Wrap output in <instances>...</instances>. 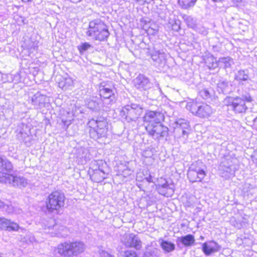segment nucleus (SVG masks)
<instances>
[{
  "label": "nucleus",
  "mask_w": 257,
  "mask_h": 257,
  "mask_svg": "<svg viewBox=\"0 0 257 257\" xmlns=\"http://www.w3.org/2000/svg\"><path fill=\"white\" fill-rule=\"evenodd\" d=\"M86 35L95 40L103 41L107 40L109 36V32L104 22L97 19L89 22Z\"/></svg>",
  "instance_id": "nucleus-1"
},
{
  "label": "nucleus",
  "mask_w": 257,
  "mask_h": 257,
  "mask_svg": "<svg viewBox=\"0 0 257 257\" xmlns=\"http://www.w3.org/2000/svg\"><path fill=\"white\" fill-rule=\"evenodd\" d=\"M87 124L90 128L89 134L91 138L97 140L106 136L108 123L104 117L92 118L88 122Z\"/></svg>",
  "instance_id": "nucleus-2"
},
{
  "label": "nucleus",
  "mask_w": 257,
  "mask_h": 257,
  "mask_svg": "<svg viewBox=\"0 0 257 257\" xmlns=\"http://www.w3.org/2000/svg\"><path fill=\"white\" fill-rule=\"evenodd\" d=\"M252 101L251 97L248 95H242L240 97H226L223 101L224 105L228 107V109L233 110L236 113H244L247 109L245 105V101Z\"/></svg>",
  "instance_id": "nucleus-3"
},
{
  "label": "nucleus",
  "mask_w": 257,
  "mask_h": 257,
  "mask_svg": "<svg viewBox=\"0 0 257 257\" xmlns=\"http://www.w3.org/2000/svg\"><path fill=\"white\" fill-rule=\"evenodd\" d=\"M186 108L193 114L200 118H208L213 113V109L206 103H198L194 100L187 103Z\"/></svg>",
  "instance_id": "nucleus-4"
},
{
  "label": "nucleus",
  "mask_w": 257,
  "mask_h": 257,
  "mask_svg": "<svg viewBox=\"0 0 257 257\" xmlns=\"http://www.w3.org/2000/svg\"><path fill=\"white\" fill-rule=\"evenodd\" d=\"M65 197L64 194L58 191L51 193L46 201V208L49 212L58 210L63 207Z\"/></svg>",
  "instance_id": "nucleus-5"
},
{
  "label": "nucleus",
  "mask_w": 257,
  "mask_h": 257,
  "mask_svg": "<svg viewBox=\"0 0 257 257\" xmlns=\"http://www.w3.org/2000/svg\"><path fill=\"white\" fill-rule=\"evenodd\" d=\"M44 229L51 236L65 237L67 235V228L60 224L56 223L55 220L50 218L44 223Z\"/></svg>",
  "instance_id": "nucleus-6"
},
{
  "label": "nucleus",
  "mask_w": 257,
  "mask_h": 257,
  "mask_svg": "<svg viewBox=\"0 0 257 257\" xmlns=\"http://www.w3.org/2000/svg\"><path fill=\"white\" fill-rule=\"evenodd\" d=\"M204 168L201 163L192 164L187 173L189 181L191 182H201L206 175Z\"/></svg>",
  "instance_id": "nucleus-7"
},
{
  "label": "nucleus",
  "mask_w": 257,
  "mask_h": 257,
  "mask_svg": "<svg viewBox=\"0 0 257 257\" xmlns=\"http://www.w3.org/2000/svg\"><path fill=\"white\" fill-rule=\"evenodd\" d=\"M143 112V109L138 104H131L123 107L121 111V115L125 116L126 120L129 122L136 121Z\"/></svg>",
  "instance_id": "nucleus-8"
},
{
  "label": "nucleus",
  "mask_w": 257,
  "mask_h": 257,
  "mask_svg": "<svg viewBox=\"0 0 257 257\" xmlns=\"http://www.w3.org/2000/svg\"><path fill=\"white\" fill-rule=\"evenodd\" d=\"M146 129L149 135L155 139L167 137L168 135V128L162 124V122L153 125H146Z\"/></svg>",
  "instance_id": "nucleus-9"
},
{
  "label": "nucleus",
  "mask_w": 257,
  "mask_h": 257,
  "mask_svg": "<svg viewBox=\"0 0 257 257\" xmlns=\"http://www.w3.org/2000/svg\"><path fill=\"white\" fill-rule=\"evenodd\" d=\"M0 178H2L1 181L12 184L15 187H25L28 184L27 180L23 177L0 172Z\"/></svg>",
  "instance_id": "nucleus-10"
},
{
  "label": "nucleus",
  "mask_w": 257,
  "mask_h": 257,
  "mask_svg": "<svg viewBox=\"0 0 257 257\" xmlns=\"http://www.w3.org/2000/svg\"><path fill=\"white\" fill-rule=\"evenodd\" d=\"M121 242L127 247L134 248L137 250L142 247V242L137 235L134 233H125L120 238Z\"/></svg>",
  "instance_id": "nucleus-11"
},
{
  "label": "nucleus",
  "mask_w": 257,
  "mask_h": 257,
  "mask_svg": "<svg viewBox=\"0 0 257 257\" xmlns=\"http://www.w3.org/2000/svg\"><path fill=\"white\" fill-rule=\"evenodd\" d=\"M164 114L159 111L149 110L146 112L143 120L146 125H152L160 123L164 120Z\"/></svg>",
  "instance_id": "nucleus-12"
},
{
  "label": "nucleus",
  "mask_w": 257,
  "mask_h": 257,
  "mask_svg": "<svg viewBox=\"0 0 257 257\" xmlns=\"http://www.w3.org/2000/svg\"><path fill=\"white\" fill-rule=\"evenodd\" d=\"M236 161V159L235 158L225 157L220 164L219 170L221 171L226 173L227 174L226 176L229 177L230 175H233L234 173L235 167L234 164Z\"/></svg>",
  "instance_id": "nucleus-13"
},
{
  "label": "nucleus",
  "mask_w": 257,
  "mask_h": 257,
  "mask_svg": "<svg viewBox=\"0 0 257 257\" xmlns=\"http://www.w3.org/2000/svg\"><path fill=\"white\" fill-rule=\"evenodd\" d=\"M175 123L176 131L179 133H181V137L184 139H187L190 132V125L189 122L185 119L180 118L177 119Z\"/></svg>",
  "instance_id": "nucleus-14"
},
{
  "label": "nucleus",
  "mask_w": 257,
  "mask_h": 257,
  "mask_svg": "<svg viewBox=\"0 0 257 257\" xmlns=\"http://www.w3.org/2000/svg\"><path fill=\"white\" fill-rule=\"evenodd\" d=\"M99 94L104 99L103 103L106 105L107 107H109V105L115 101L114 93L111 89L103 87L100 89Z\"/></svg>",
  "instance_id": "nucleus-15"
},
{
  "label": "nucleus",
  "mask_w": 257,
  "mask_h": 257,
  "mask_svg": "<svg viewBox=\"0 0 257 257\" xmlns=\"http://www.w3.org/2000/svg\"><path fill=\"white\" fill-rule=\"evenodd\" d=\"M157 189L160 194L165 196H168L169 194L174 192L173 185L168 184V182L162 178L159 180Z\"/></svg>",
  "instance_id": "nucleus-16"
},
{
  "label": "nucleus",
  "mask_w": 257,
  "mask_h": 257,
  "mask_svg": "<svg viewBox=\"0 0 257 257\" xmlns=\"http://www.w3.org/2000/svg\"><path fill=\"white\" fill-rule=\"evenodd\" d=\"M221 248L216 242L211 240L202 244V251L206 255H210L212 253L218 252Z\"/></svg>",
  "instance_id": "nucleus-17"
},
{
  "label": "nucleus",
  "mask_w": 257,
  "mask_h": 257,
  "mask_svg": "<svg viewBox=\"0 0 257 257\" xmlns=\"http://www.w3.org/2000/svg\"><path fill=\"white\" fill-rule=\"evenodd\" d=\"M151 55L155 66L163 67L166 64L167 55L164 52L154 51Z\"/></svg>",
  "instance_id": "nucleus-18"
},
{
  "label": "nucleus",
  "mask_w": 257,
  "mask_h": 257,
  "mask_svg": "<svg viewBox=\"0 0 257 257\" xmlns=\"http://www.w3.org/2000/svg\"><path fill=\"white\" fill-rule=\"evenodd\" d=\"M135 87L141 90H148L152 87L149 79L143 75H139L134 80Z\"/></svg>",
  "instance_id": "nucleus-19"
},
{
  "label": "nucleus",
  "mask_w": 257,
  "mask_h": 257,
  "mask_svg": "<svg viewBox=\"0 0 257 257\" xmlns=\"http://www.w3.org/2000/svg\"><path fill=\"white\" fill-rule=\"evenodd\" d=\"M86 105L90 110L94 111H99L103 108L104 105L103 100L98 97H93L88 99L85 102Z\"/></svg>",
  "instance_id": "nucleus-20"
},
{
  "label": "nucleus",
  "mask_w": 257,
  "mask_h": 257,
  "mask_svg": "<svg viewBox=\"0 0 257 257\" xmlns=\"http://www.w3.org/2000/svg\"><path fill=\"white\" fill-rule=\"evenodd\" d=\"M55 252L61 256L72 257L71 242H65L58 244L55 248Z\"/></svg>",
  "instance_id": "nucleus-21"
},
{
  "label": "nucleus",
  "mask_w": 257,
  "mask_h": 257,
  "mask_svg": "<svg viewBox=\"0 0 257 257\" xmlns=\"http://www.w3.org/2000/svg\"><path fill=\"white\" fill-rule=\"evenodd\" d=\"M48 98L46 96L37 93L31 99L32 104L37 108L41 109L46 106Z\"/></svg>",
  "instance_id": "nucleus-22"
},
{
  "label": "nucleus",
  "mask_w": 257,
  "mask_h": 257,
  "mask_svg": "<svg viewBox=\"0 0 257 257\" xmlns=\"http://www.w3.org/2000/svg\"><path fill=\"white\" fill-rule=\"evenodd\" d=\"M19 228L18 224L4 217H0V229L9 231H16Z\"/></svg>",
  "instance_id": "nucleus-23"
},
{
  "label": "nucleus",
  "mask_w": 257,
  "mask_h": 257,
  "mask_svg": "<svg viewBox=\"0 0 257 257\" xmlns=\"http://www.w3.org/2000/svg\"><path fill=\"white\" fill-rule=\"evenodd\" d=\"M86 249V245L81 241L71 242V255L77 256L83 253Z\"/></svg>",
  "instance_id": "nucleus-24"
},
{
  "label": "nucleus",
  "mask_w": 257,
  "mask_h": 257,
  "mask_svg": "<svg viewBox=\"0 0 257 257\" xmlns=\"http://www.w3.org/2000/svg\"><path fill=\"white\" fill-rule=\"evenodd\" d=\"M195 241L194 236L191 234H188L185 236L178 237L176 239V243L178 246H180V244H182L184 246L188 247L193 245Z\"/></svg>",
  "instance_id": "nucleus-25"
},
{
  "label": "nucleus",
  "mask_w": 257,
  "mask_h": 257,
  "mask_svg": "<svg viewBox=\"0 0 257 257\" xmlns=\"http://www.w3.org/2000/svg\"><path fill=\"white\" fill-rule=\"evenodd\" d=\"M217 90L219 93L228 94L232 91V86L226 80H219L217 85Z\"/></svg>",
  "instance_id": "nucleus-26"
},
{
  "label": "nucleus",
  "mask_w": 257,
  "mask_h": 257,
  "mask_svg": "<svg viewBox=\"0 0 257 257\" xmlns=\"http://www.w3.org/2000/svg\"><path fill=\"white\" fill-rule=\"evenodd\" d=\"M95 163L98 166V170L95 169L96 172L94 173V175H97V174L101 173L99 180H103L106 178V175L107 174L106 171V164L102 161H95Z\"/></svg>",
  "instance_id": "nucleus-27"
},
{
  "label": "nucleus",
  "mask_w": 257,
  "mask_h": 257,
  "mask_svg": "<svg viewBox=\"0 0 257 257\" xmlns=\"http://www.w3.org/2000/svg\"><path fill=\"white\" fill-rule=\"evenodd\" d=\"M0 209L8 213L20 214L22 210L17 207L13 206L11 204H6L0 200Z\"/></svg>",
  "instance_id": "nucleus-28"
},
{
  "label": "nucleus",
  "mask_w": 257,
  "mask_h": 257,
  "mask_svg": "<svg viewBox=\"0 0 257 257\" xmlns=\"http://www.w3.org/2000/svg\"><path fill=\"white\" fill-rule=\"evenodd\" d=\"M204 63L209 69H215L218 67V61L212 55H208L204 58Z\"/></svg>",
  "instance_id": "nucleus-29"
},
{
  "label": "nucleus",
  "mask_w": 257,
  "mask_h": 257,
  "mask_svg": "<svg viewBox=\"0 0 257 257\" xmlns=\"http://www.w3.org/2000/svg\"><path fill=\"white\" fill-rule=\"evenodd\" d=\"M74 80L71 77H66L63 78V79L59 83V86L62 89L66 90L72 89L74 87Z\"/></svg>",
  "instance_id": "nucleus-30"
},
{
  "label": "nucleus",
  "mask_w": 257,
  "mask_h": 257,
  "mask_svg": "<svg viewBox=\"0 0 257 257\" xmlns=\"http://www.w3.org/2000/svg\"><path fill=\"white\" fill-rule=\"evenodd\" d=\"M159 242H160V246L165 253L172 252L175 249V244L171 242L162 239H160Z\"/></svg>",
  "instance_id": "nucleus-31"
},
{
  "label": "nucleus",
  "mask_w": 257,
  "mask_h": 257,
  "mask_svg": "<svg viewBox=\"0 0 257 257\" xmlns=\"http://www.w3.org/2000/svg\"><path fill=\"white\" fill-rule=\"evenodd\" d=\"M233 64V60L229 57H222L218 60V66H220L226 70L230 68Z\"/></svg>",
  "instance_id": "nucleus-32"
},
{
  "label": "nucleus",
  "mask_w": 257,
  "mask_h": 257,
  "mask_svg": "<svg viewBox=\"0 0 257 257\" xmlns=\"http://www.w3.org/2000/svg\"><path fill=\"white\" fill-rule=\"evenodd\" d=\"M235 80L238 81L239 83L242 81H246L248 79V75L247 70H240L238 71L235 74L234 77Z\"/></svg>",
  "instance_id": "nucleus-33"
},
{
  "label": "nucleus",
  "mask_w": 257,
  "mask_h": 257,
  "mask_svg": "<svg viewBox=\"0 0 257 257\" xmlns=\"http://www.w3.org/2000/svg\"><path fill=\"white\" fill-rule=\"evenodd\" d=\"M182 18L188 27L195 30L197 27L196 20L190 16L183 15Z\"/></svg>",
  "instance_id": "nucleus-34"
},
{
  "label": "nucleus",
  "mask_w": 257,
  "mask_h": 257,
  "mask_svg": "<svg viewBox=\"0 0 257 257\" xmlns=\"http://www.w3.org/2000/svg\"><path fill=\"white\" fill-rule=\"evenodd\" d=\"M213 94V91L211 88H203L199 92V96L205 100L210 98Z\"/></svg>",
  "instance_id": "nucleus-35"
},
{
  "label": "nucleus",
  "mask_w": 257,
  "mask_h": 257,
  "mask_svg": "<svg viewBox=\"0 0 257 257\" xmlns=\"http://www.w3.org/2000/svg\"><path fill=\"white\" fill-rule=\"evenodd\" d=\"M0 167L3 170L9 172L12 170L13 165L9 161L6 159H3L0 157Z\"/></svg>",
  "instance_id": "nucleus-36"
},
{
  "label": "nucleus",
  "mask_w": 257,
  "mask_h": 257,
  "mask_svg": "<svg viewBox=\"0 0 257 257\" xmlns=\"http://www.w3.org/2000/svg\"><path fill=\"white\" fill-rule=\"evenodd\" d=\"M196 0H178V3L181 7L184 9L193 7Z\"/></svg>",
  "instance_id": "nucleus-37"
},
{
  "label": "nucleus",
  "mask_w": 257,
  "mask_h": 257,
  "mask_svg": "<svg viewBox=\"0 0 257 257\" xmlns=\"http://www.w3.org/2000/svg\"><path fill=\"white\" fill-rule=\"evenodd\" d=\"M67 114L68 116L66 118L63 116L60 118L61 123L66 128L71 123V121L73 119L72 116L69 112H67Z\"/></svg>",
  "instance_id": "nucleus-38"
},
{
  "label": "nucleus",
  "mask_w": 257,
  "mask_h": 257,
  "mask_svg": "<svg viewBox=\"0 0 257 257\" xmlns=\"http://www.w3.org/2000/svg\"><path fill=\"white\" fill-rule=\"evenodd\" d=\"M91 45L88 43H81L80 45L77 46V48L80 54H82L85 51L88 50L91 47Z\"/></svg>",
  "instance_id": "nucleus-39"
},
{
  "label": "nucleus",
  "mask_w": 257,
  "mask_h": 257,
  "mask_svg": "<svg viewBox=\"0 0 257 257\" xmlns=\"http://www.w3.org/2000/svg\"><path fill=\"white\" fill-rule=\"evenodd\" d=\"M23 241L26 242L27 243H33L35 241V238L33 235H27L23 238Z\"/></svg>",
  "instance_id": "nucleus-40"
},
{
  "label": "nucleus",
  "mask_w": 257,
  "mask_h": 257,
  "mask_svg": "<svg viewBox=\"0 0 257 257\" xmlns=\"http://www.w3.org/2000/svg\"><path fill=\"white\" fill-rule=\"evenodd\" d=\"M133 171L130 169L126 168L122 171L121 175L124 177H127L131 176L133 174Z\"/></svg>",
  "instance_id": "nucleus-41"
},
{
  "label": "nucleus",
  "mask_w": 257,
  "mask_h": 257,
  "mask_svg": "<svg viewBox=\"0 0 257 257\" xmlns=\"http://www.w3.org/2000/svg\"><path fill=\"white\" fill-rule=\"evenodd\" d=\"M125 257H139L134 250H127L125 252Z\"/></svg>",
  "instance_id": "nucleus-42"
},
{
  "label": "nucleus",
  "mask_w": 257,
  "mask_h": 257,
  "mask_svg": "<svg viewBox=\"0 0 257 257\" xmlns=\"http://www.w3.org/2000/svg\"><path fill=\"white\" fill-rule=\"evenodd\" d=\"M100 257H114L106 251L100 249L99 251Z\"/></svg>",
  "instance_id": "nucleus-43"
},
{
  "label": "nucleus",
  "mask_w": 257,
  "mask_h": 257,
  "mask_svg": "<svg viewBox=\"0 0 257 257\" xmlns=\"http://www.w3.org/2000/svg\"><path fill=\"white\" fill-rule=\"evenodd\" d=\"M154 27H152L149 30V33H152V35H155L158 31V28L157 26L154 25Z\"/></svg>",
  "instance_id": "nucleus-44"
},
{
  "label": "nucleus",
  "mask_w": 257,
  "mask_h": 257,
  "mask_svg": "<svg viewBox=\"0 0 257 257\" xmlns=\"http://www.w3.org/2000/svg\"><path fill=\"white\" fill-rule=\"evenodd\" d=\"M172 29L175 31H178L180 29L179 22H175L172 25Z\"/></svg>",
  "instance_id": "nucleus-45"
},
{
  "label": "nucleus",
  "mask_w": 257,
  "mask_h": 257,
  "mask_svg": "<svg viewBox=\"0 0 257 257\" xmlns=\"http://www.w3.org/2000/svg\"><path fill=\"white\" fill-rule=\"evenodd\" d=\"M202 30H201L199 28H198L197 27L195 29L197 32H198L199 33H202L203 35H206L207 34V31L204 28H202Z\"/></svg>",
  "instance_id": "nucleus-46"
},
{
  "label": "nucleus",
  "mask_w": 257,
  "mask_h": 257,
  "mask_svg": "<svg viewBox=\"0 0 257 257\" xmlns=\"http://www.w3.org/2000/svg\"><path fill=\"white\" fill-rule=\"evenodd\" d=\"M82 112V109H81V108L79 107V108H78L77 110L75 109V111H74L73 110V111H72V113L73 114H72L73 115L77 116V115H78V114L81 113Z\"/></svg>",
  "instance_id": "nucleus-47"
},
{
  "label": "nucleus",
  "mask_w": 257,
  "mask_h": 257,
  "mask_svg": "<svg viewBox=\"0 0 257 257\" xmlns=\"http://www.w3.org/2000/svg\"><path fill=\"white\" fill-rule=\"evenodd\" d=\"M231 2L236 6H237L239 3H240L242 0H230Z\"/></svg>",
  "instance_id": "nucleus-48"
},
{
  "label": "nucleus",
  "mask_w": 257,
  "mask_h": 257,
  "mask_svg": "<svg viewBox=\"0 0 257 257\" xmlns=\"http://www.w3.org/2000/svg\"><path fill=\"white\" fill-rule=\"evenodd\" d=\"M146 180L149 182H153V180L152 179V177L151 175L146 178Z\"/></svg>",
  "instance_id": "nucleus-49"
},
{
  "label": "nucleus",
  "mask_w": 257,
  "mask_h": 257,
  "mask_svg": "<svg viewBox=\"0 0 257 257\" xmlns=\"http://www.w3.org/2000/svg\"><path fill=\"white\" fill-rule=\"evenodd\" d=\"M253 125L254 126V127H256L257 128V117L255 118L254 119H253Z\"/></svg>",
  "instance_id": "nucleus-50"
},
{
  "label": "nucleus",
  "mask_w": 257,
  "mask_h": 257,
  "mask_svg": "<svg viewBox=\"0 0 257 257\" xmlns=\"http://www.w3.org/2000/svg\"><path fill=\"white\" fill-rule=\"evenodd\" d=\"M71 2L73 3H77L80 2L81 0H70Z\"/></svg>",
  "instance_id": "nucleus-51"
},
{
  "label": "nucleus",
  "mask_w": 257,
  "mask_h": 257,
  "mask_svg": "<svg viewBox=\"0 0 257 257\" xmlns=\"http://www.w3.org/2000/svg\"><path fill=\"white\" fill-rule=\"evenodd\" d=\"M153 0H145V2L147 3H150L151 2L153 1Z\"/></svg>",
  "instance_id": "nucleus-52"
},
{
  "label": "nucleus",
  "mask_w": 257,
  "mask_h": 257,
  "mask_svg": "<svg viewBox=\"0 0 257 257\" xmlns=\"http://www.w3.org/2000/svg\"><path fill=\"white\" fill-rule=\"evenodd\" d=\"M212 1L214 2H217L221 1L222 0H212Z\"/></svg>",
  "instance_id": "nucleus-53"
},
{
  "label": "nucleus",
  "mask_w": 257,
  "mask_h": 257,
  "mask_svg": "<svg viewBox=\"0 0 257 257\" xmlns=\"http://www.w3.org/2000/svg\"><path fill=\"white\" fill-rule=\"evenodd\" d=\"M20 133H21L22 135H23L24 134L22 132H20Z\"/></svg>",
  "instance_id": "nucleus-54"
},
{
  "label": "nucleus",
  "mask_w": 257,
  "mask_h": 257,
  "mask_svg": "<svg viewBox=\"0 0 257 257\" xmlns=\"http://www.w3.org/2000/svg\"><path fill=\"white\" fill-rule=\"evenodd\" d=\"M0 257H3L2 255L0 254Z\"/></svg>",
  "instance_id": "nucleus-55"
}]
</instances>
